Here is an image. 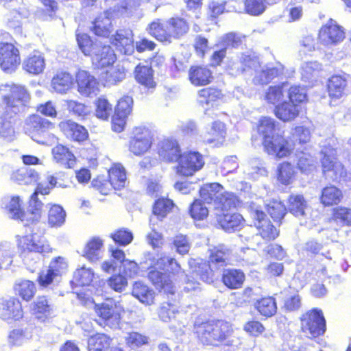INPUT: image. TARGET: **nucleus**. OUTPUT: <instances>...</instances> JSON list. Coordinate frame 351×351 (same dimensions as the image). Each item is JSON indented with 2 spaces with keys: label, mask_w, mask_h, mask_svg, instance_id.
<instances>
[{
  "label": "nucleus",
  "mask_w": 351,
  "mask_h": 351,
  "mask_svg": "<svg viewBox=\"0 0 351 351\" xmlns=\"http://www.w3.org/2000/svg\"><path fill=\"white\" fill-rule=\"evenodd\" d=\"M43 207V203L36 196V193H32L26 211H23V226L27 227L26 235L23 237V251L27 250L37 253L51 252V248L42 236V232H34L42 215Z\"/></svg>",
  "instance_id": "1"
},
{
  "label": "nucleus",
  "mask_w": 351,
  "mask_h": 351,
  "mask_svg": "<svg viewBox=\"0 0 351 351\" xmlns=\"http://www.w3.org/2000/svg\"><path fill=\"white\" fill-rule=\"evenodd\" d=\"M279 123L270 117H263L258 127L263 136L265 150L269 155L282 158L291 154L293 147L282 136L277 133Z\"/></svg>",
  "instance_id": "2"
},
{
  "label": "nucleus",
  "mask_w": 351,
  "mask_h": 351,
  "mask_svg": "<svg viewBox=\"0 0 351 351\" xmlns=\"http://www.w3.org/2000/svg\"><path fill=\"white\" fill-rule=\"evenodd\" d=\"M247 68L255 71L253 82L256 84H267L275 77L282 73L284 67L280 63L275 66H264L261 67L258 60L250 56L243 55L240 62H234L230 67L232 74L238 75L244 72Z\"/></svg>",
  "instance_id": "3"
},
{
  "label": "nucleus",
  "mask_w": 351,
  "mask_h": 351,
  "mask_svg": "<svg viewBox=\"0 0 351 351\" xmlns=\"http://www.w3.org/2000/svg\"><path fill=\"white\" fill-rule=\"evenodd\" d=\"M188 30L187 23L181 18H171L165 23H160L159 20L154 21L148 27L150 35L160 42L167 43L184 36Z\"/></svg>",
  "instance_id": "4"
},
{
  "label": "nucleus",
  "mask_w": 351,
  "mask_h": 351,
  "mask_svg": "<svg viewBox=\"0 0 351 351\" xmlns=\"http://www.w3.org/2000/svg\"><path fill=\"white\" fill-rule=\"evenodd\" d=\"M301 328L303 332L311 338L323 335L326 330V321L322 312L313 309L302 315Z\"/></svg>",
  "instance_id": "5"
},
{
  "label": "nucleus",
  "mask_w": 351,
  "mask_h": 351,
  "mask_svg": "<svg viewBox=\"0 0 351 351\" xmlns=\"http://www.w3.org/2000/svg\"><path fill=\"white\" fill-rule=\"evenodd\" d=\"M323 173L333 180H338L346 176V171L343 165L336 158L337 152L332 148L326 147L321 152Z\"/></svg>",
  "instance_id": "6"
},
{
  "label": "nucleus",
  "mask_w": 351,
  "mask_h": 351,
  "mask_svg": "<svg viewBox=\"0 0 351 351\" xmlns=\"http://www.w3.org/2000/svg\"><path fill=\"white\" fill-rule=\"evenodd\" d=\"M346 37L344 29L335 21L330 19L319 29L318 40L320 44L332 47L341 43Z\"/></svg>",
  "instance_id": "7"
},
{
  "label": "nucleus",
  "mask_w": 351,
  "mask_h": 351,
  "mask_svg": "<svg viewBox=\"0 0 351 351\" xmlns=\"http://www.w3.org/2000/svg\"><path fill=\"white\" fill-rule=\"evenodd\" d=\"M21 64L20 51L12 43H0V67L7 73L15 71Z\"/></svg>",
  "instance_id": "8"
},
{
  "label": "nucleus",
  "mask_w": 351,
  "mask_h": 351,
  "mask_svg": "<svg viewBox=\"0 0 351 351\" xmlns=\"http://www.w3.org/2000/svg\"><path fill=\"white\" fill-rule=\"evenodd\" d=\"M134 136L130 138L128 149L134 155L139 156L147 153L151 148L152 137L150 131L142 127L136 128Z\"/></svg>",
  "instance_id": "9"
},
{
  "label": "nucleus",
  "mask_w": 351,
  "mask_h": 351,
  "mask_svg": "<svg viewBox=\"0 0 351 351\" xmlns=\"http://www.w3.org/2000/svg\"><path fill=\"white\" fill-rule=\"evenodd\" d=\"M97 314L102 318L110 328L119 326L121 315L124 310L122 306L112 300H108L101 305H95Z\"/></svg>",
  "instance_id": "10"
},
{
  "label": "nucleus",
  "mask_w": 351,
  "mask_h": 351,
  "mask_svg": "<svg viewBox=\"0 0 351 351\" xmlns=\"http://www.w3.org/2000/svg\"><path fill=\"white\" fill-rule=\"evenodd\" d=\"M250 210L252 217L257 221V222H254V225L258 230L261 236L268 241L275 239L278 236V231L269 221L265 219V215L260 207L252 202L250 205Z\"/></svg>",
  "instance_id": "11"
},
{
  "label": "nucleus",
  "mask_w": 351,
  "mask_h": 351,
  "mask_svg": "<svg viewBox=\"0 0 351 351\" xmlns=\"http://www.w3.org/2000/svg\"><path fill=\"white\" fill-rule=\"evenodd\" d=\"M177 167L178 173L189 176L200 170L204 165V160L202 154L197 152H189L181 154Z\"/></svg>",
  "instance_id": "12"
},
{
  "label": "nucleus",
  "mask_w": 351,
  "mask_h": 351,
  "mask_svg": "<svg viewBox=\"0 0 351 351\" xmlns=\"http://www.w3.org/2000/svg\"><path fill=\"white\" fill-rule=\"evenodd\" d=\"M93 64L97 68H104L112 65L116 60V55L110 46L101 42L95 47L90 55Z\"/></svg>",
  "instance_id": "13"
},
{
  "label": "nucleus",
  "mask_w": 351,
  "mask_h": 351,
  "mask_svg": "<svg viewBox=\"0 0 351 351\" xmlns=\"http://www.w3.org/2000/svg\"><path fill=\"white\" fill-rule=\"evenodd\" d=\"M215 346L223 343L226 346H236L239 342L237 338L233 336L232 325L226 322H213Z\"/></svg>",
  "instance_id": "14"
},
{
  "label": "nucleus",
  "mask_w": 351,
  "mask_h": 351,
  "mask_svg": "<svg viewBox=\"0 0 351 351\" xmlns=\"http://www.w3.org/2000/svg\"><path fill=\"white\" fill-rule=\"evenodd\" d=\"M79 93L85 97H92L99 93V82L88 72L79 71L76 75Z\"/></svg>",
  "instance_id": "15"
},
{
  "label": "nucleus",
  "mask_w": 351,
  "mask_h": 351,
  "mask_svg": "<svg viewBox=\"0 0 351 351\" xmlns=\"http://www.w3.org/2000/svg\"><path fill=\"white\" fill-rule=\"evenodd\" d=\"M134 35L130 29H120L110 38L111 43L117 49L125 55L134 51Z\"/></svg>",
  "instance_id": "16"
},
{
  "label": "nucleus",
  "mask_w": 351,
  "mask_h": 351,
  "mask_svg": "<svg viewBox=\"0 0 351 351\" xmlns=\"http://www.w3.org/2000/svg\"><path fill=\"white\" fill-rule=\"evenodd\" d=\"M60 130L69 139L75 141H83L88 136L85 128L71 120H64L59 125Z\"/></svg>",
  "instance_id": "17"
},
{
  "label": "nucleus",
  "mask_w": 351,
  "mask_h": 351,
  "mask_svg": "<svg viewBox=\"0 0 351 351\" xmlns=\"http://www.w3.org/2000/svg\"><path fill=\"white\" fill-rule=\"evenodd\" d=\"M349 80L350 75L346 73L332 75L328 84L329 96L334 99L342 97L345 94Z\"/></svg>",
  "instance_id": "18"
},
{
  "label": "nucleus",
  "mask_w": 351,
  "mask_h": 351,
  "mask_svg": "<svg viewBox=\"0 0 351 351\" xmlns=\"http://www.w3.org/2000/svg\"><path fill=\"white\" fill-rule=\"evenodd\" d=\"M186 279L184 289L186 291H190L198 288L199 283L197 282V279L209 282L212 280V277L208 271V265L206 263H203L193 269L191 276H186Z\"/></svg>",
  "instance_id": "19"
},
{
  "label": "nucleus",
  "mask_w": 351,
  "mask_h": 351,
  "mask_svg": "<svg viewBox=\"0 0 351 351\" xmlns=\"http://www.w3.org/2000/svg\"><path fill=\"white\" fill-rule=\"evenodd\" d=\"M217 221L221 228L226 232L239 230L243 225L244 219L239 213H217Z\"/></svg>",
  "instance_id": "20"
},
{
  "label": "nucleus",
  "mask_w": 351,
  "mask_h": 351,
  "mask_svg": "<svg viewBox=\"0 0 351 351\" xmlns=\"http://www.w3.org/2000/svg\"><path fill=\"white\" fill-rule=\"evenodd\" d=\"M231 250L225 245H219L210 252L209 256V269H219L228 264Z\"/></svg>",
  "instance_id": "21"
},
{
  "label": "nucleus",
  "mask_w": 351,
  "mask_h": 351,
  "mask_svg": "<svg viewBox=\"0 0 351 351\" xmlns=\"http://www.w3.org/2000/svg\"><path fill=\"white\" fill-rule=\"evenodd\" d=\"M134 77L138 83L149 90L154 89L156 86L154 71L148 64H138L134 70Z\"/></svg>",
  "instance_id": "22"
},
{
  "label": "nucleus",
  "mask_w": 351,
  "mask_h": 351,
  "mask_svg": "<svg viewBox=\"0 0 351 351\" xmlns=\"http://www.w3.org/2000/svg\"><path fill=\"white\" fill-rule=\"evenodd\" d=\"M158 154L167 161H177L181 155L178 142L173 139L162 141L158 145Z\"/></svg>",
  "instance_id": "23"
},
{
  "label": "nucleus",
  "mask_w": 351,
  "mask_h": 351,
  "mask_svg": "<svg viewBox=\"0 0 351 351\" xmlns=\"http://www.w3.org/2000/svg\"><path fill=\"white\" fill-rule=\"evenodd\" d=\"M53 128L54 125L51 122L37 114L30 116L25 121V133L29 134L34 132L38 134L44 133Z\"/></svg>",
  "instance_id": "24"
},
{
  "label": "nucleus",
  "mask_w": 351,
  "mask_h": 351,
  "mask_svg": "<svg viewBox=\"0 0 351 351\" xmlns=\"http://www.w3.org/2000/svg\"><path fill=\"white\" fill-rule=\"evenodd\" d=\"M158 315L160 318L165 322H171V328L176 330L180 329L181 326H184V324L180 323L177 319L180 318V313L177 307L170 303H164L160 308Z\"/></svg>",
  "instance_id": "25"
},
{
  "label": "nucleus",
  "mask_w": 351,
  "mask_h": 351,
  "mask_svg": "<svg viewBox=\"0 0 351 351\" xmlns=\"http://www.w3.org/2000/svg\"><path fill=\"white\" fill-rule=\"evenodd\" d=\"M226 135V128L223 123L216 121H214L210 128L204 136V141L207 143H213L215 145H221Z\"/></svg>",
  "instance_id": "26"
},
{
  "label": "nucleus",
  "mask_w": 351,
  "mask_h": 351,
  "mask_svg": "<svg viewBox=\"0 0 351 351\" xmlns=\"http://www.w3.org/2000/svg\"><path fill=\"white\" fill-rule=\"evenodd\" d=\"M148 277L157 289L171 294L174 293L175 287L169 275L158 270H152Z\"/></svg>",
  "instance_id": "27"
},
{
  "label": "nucleus",
  "mask_w": 351,
  "mask_h": 351,
  "mask_svg": "<svg viewBox=\"0 0 351 351\" xmlns=\"http://www.w3.org/2000/svg\"><path fill=\"white\" fill-rule=\"evenodd\" d=\"M74 84L73 76L67 72L58 73L51 80V86L58 93H66Z\"/></svg>",
  "instance_id": "28"
},
{
  "label": "nucleus",
  "mask_w": 351,
  "mask_h": 351,
  "mask_svg": "<svg viewBox=\"0 0 351 351\" xmlns=\"http://www.w3.org/2000/svg\"><path fill=\"white\" fill-rule=\"evenodd\" d=\"M223 186L218 183L205 184L200 188L199 195L206 203L213 202L215 206L221 195H223Z\"/></svg>",
  "instance_id": "29"
},
{
  "label": "nucleus",
  "mask_w": 351,
  "mask_h": 351,
  "mask_svg": "<svg viewBox=\"0 0 351 351\" xmlns=\"http://www.w3.org/2000/svg\"><path fill=\"white\" fill-rule=\"evenodd\" d=\"M211 71L206 67L193 66L189 71V79L195 86H204L211 82Z\"/></svg>",
  "instance_id": "30"
},
{
  "label": "nucleus",
  "mask_w": 351,
  "mask_h": 351,
  "mask_svg": "<svg viewBox=\"0 0 351 351\" xmlns=\"http://www.w3.org/2000/svg\"><path fill=\"white\" fill-rule=\"evenodd\" d=\"M1 314L4 319H19L22 310L21 302L17 298H10L0 306Z\"/></svg>",
  "instance_id": "31"
},
{
  "label": "nucleus",
  "mask_w": 351,
  "mask_h": 351,
  "mask_svg": "<svg viewBox=\"0 0 351 351\" xmlns=\"http://www.w3.org/2000/svg\"><path fill=\"white\" fill-rule=\"evenodd\" d=\"M300 112L299 106L291 102L285 101L275 108V114L283 121H291L295 119Z\"/></svg>",
  "instance_id": "32"
},
{
  "label": "nucleus",
  "mask_w": 351,
  "mask_h": 351,
  "mask_svg": "<svg viewBox=\"0 0 351 351\" xmlns=\"http://www.w3.org/2000/svg\"><path fill=\"white\" fill-rule=\"evenodd\" d=\"M53 160L66 168H72L75 163L74 155L69 149L62 145H58L52 149Z\"/></svg>",
  "instance_id": "33"
},
{
  "label": "nucleus",
  "mask_w": 351,
  "mask_h": 351,
  "mask_svg": "<svg viewBox=\"0 0 351 351\" xmlns=\"http://www.w3.org/2000/svg\"><path fill=\"white\" fill-rule=\"evenodd\" d=\"M108 176L109 182L115 190H120L126 186V172L121 165H114L108 171Z\"/></svg>",
  "instance_id": "34"
},
{
  "label": "nucleus",
  "mask_w": 351,
  "mask_h": 351,
  "mask_svg": "<svg viewBox=\"0 0 351 351\" xmlns=\"http://www.w3.org/2000/svg\"><path fill=\"white\" fill-rule=\"evenodd\" d=\"M132 294L143 304L151 305L154 303V291L142 282H136L133 285Z\"/></svg>",
  "instance_id": "35"
},
{
  "label": "nucleus",
  "mask_w": 351,
  "mask_h": 351,
  "mask_svg": "<svg viewBox=\"0 0 351 351\" xmlns=\"http://www.w3.org/2000/svg\"><path fill=\"white\" fill-rule=\"evenodd\" d=\"M245 280V275L239 269H225L222 275V282L225 286L230 289L241 287Z\"/></svg>",
  "instance_id": "36"
},
{
  "label": "nucleus",
  "mask_w": 351,
  "mask_h": 351,
  "mask_svg": "<svg viewBox=\"0 0 351 351\" xmlns=\"http://www.w3.org/2000/svg\"><path fill=\"white\" fill-rule=\"evenodd\" d=\"M343 198L342 191L333 185H329L322 190L320 202L325 206L337 205Z\"/></svg>",
  "instance_id": "37"
},
{
  "label": "nucleus",
  "mask_w": 351,
  "mask_h": 351,
  "mask_svg": "<svg viewBox=\"0 0 351 351\" xmlns=\"http://www.w3.org/2000/svg\"><path fill=\"white\" fill-rule=\"evenodd\" d=\"M30 311L37 319H43L49 316L52 311L50 301L45 296L37 298L29 306Z\"/></svg>",
  "instance_id": "38"
},
{
  "label": "nucleus",
  "mask_w": 351,
  "mask_h": 351,
  "mask_svg": "<svg viewBox=\"0 0 351 351\" xmlns=\"http://www.w3.org/2000/svg\"><path fill=\"white\" fill-rule=\"evenodd\" d=\"M104 243L99 237L90 239L83 250V256L90 261L95 262L101 258Z\"/></svg>",
  "instance_id": "39"
},
{
  "label": "nucleus",
  "mask_w": 351,
  "mask_h": 351,
  "mask_svg": "<svg viewBox=\"0 0 351 351\" xmlns=\"http://www.w3.org/2000/svg\"><path fill=\"white\" fill-rule=\"evenodd\" d=\"M195 331L202 343L215 346L213 322L196 324L195 326Z\"/></svg>",
  "instance_id": "40"
},
{
  "label": "nucleus",
  "mask_w": 351,
  "mask_h": 351,
  "mask_svg": "<svg viewBox=\"0 0 351 351\" xmlns=\"http://www.w3.org/2000/svg\"><path fill=\"white\" fill-rule=\"evenodd\" d=\"M45 66L44 57L38 51L30 54L25 62V69L27 72L38 75L43 72Z\"/></svg>",
  "instance_id": "41"
},
{
  "label": "nucleus",
  "mask_w": 351,
  "mask_h": 351,
  "mask_svg": "<svg viewBox=\"0 0 351 351\" xmlns=\"http://www.w3.org/2000/svg\"><path fill=\"white\" fill-rule=\"evenodd\" d=\"M93 31L99 36L108 37L110 35L112 27L108 12H104L95 19L93 23Z\"/></svg>",
  "instance_id": "42"
},
{
  "label": "nucleus",
  "mask_w": 351,
  "mask_h": 351,
  "mask_svg": "<svg viewBox=\"0 0 351 351\" xmlns=\"http://www.w3.org/2000/svg\"><path fill=\"white\" fill-rule=\"evenodd\" d=\"M125 77V71L123 66L117 64L109 67L102 75L106 86L116 85Z\"/></svg>",
  "instance_id": "43"
},
{
  "label": "nucleus",
  "mask_w": 351,
  "mask_h": 351,
  "mask_svg": "<svg viewBox=\"0 0 351 351\" xmlns=\"http://www.w3.org/2000/svg\"><path fill=\"white\" fill-rule=\"evenodd\" d=\"M150 266L156 269H165L167 271L173 274H178L180 270V267L176 260L168 256H159L158 255L157 258H150Z\"/></svg>",
  "instance_id": "44"
},
{
  "label": "nucleus",
  "mask_w": 351,
  "mask_h": 351,
  "mask_svg": "<svg viewBox=\"0 0 351 351\" xmlns=\"http://www.w3.org/2000/svg\"><path fill=\"white\" fill-rule=\"evenodd\" d=\"M95 278V274L93 270L90 267L82 266L74 271L72 282L76 286H90Z\"/></svg>",
  "instance_id": "45"
},
{
  "label": "nucleus",
  "mask_w": 351,
  "mask_h": 351,
  "mask_svg": "<svg viewBox=\"0 0 351 351\" xmlns=\"http://www.w3.org/2000/svg\"><path fill=\"white\" fill-rule=\"evenodd\" d=\"M308 208L307 202L301 195H291L288 199V210L297 217H304Z\"/></svg>",
  "instance_id": "46"
},
{
  "label": "nucleus",
  "mask_w": 351,
  "mask_h": 351,
  "mask_svg": "<svg viewBox=\"0 0 351 351\" xmlns=\"http://www.w3.org/2000/svg\"><path fill=\"white\" fill-rule=\"evenodd\" d=\"M221 97V91L216 88H206L198 91V101L202 106L205 104L213 107Z\"/></svg>",
  "instance_id": "47"
},
{
  "label": "nucleus",
  "mask_w": 351,
  "mask_h": 351,
  "mask_svg": "<svg viewBox=\"0 0 351 351\" xmlns=\"http://www.w3.org/2000/svg\"><path fill=\"white\" fill-rule=\"evenodd\" d=\"M238 204L239 199L234 193L223 191V195H221L215 208L226 213L232 208H235Z\"/></svg>",
  "instance_id": "48"
},
{
  "label": "nucleus",
  "mask_w": 351,
  "mask_h": 351,
  "mask_svg": "<svg viewBox=\"0 0 351 351\" xmlns=\"http://www.w3.org/2000/svg\"><path fill=\"white\" fill-rule=\"evenodd\" d=\"M278 171V180L285 185L292 183L297 173L294 167L288 162L280 164Z\"/></svg>",
  "instance_id": "49"
},
{
  "label": "nucleus",
  "mask_w": 351,
  "mask_h": 351,
  "mask_svg": "<svg viewBox=\"0 0 351 351\" xmlns=\"http://www.w3.org/2000/svg\"><path fill=\"white\" fill-rule=\"evenodd\" d=\"M331 219L340 226H351V208L345 206L333 208Z\"/></svg>",
  "instance_id": "50"
},
{
  "label": "nucleus",
  "mask_w": 351,
  "mask_h": 351,
  "mask_svg": "<svg viewBox=\"0 0 351 351\" xmlns=\"http://www.w3.org/2000/svg\"><path fill=\"white\" fill-rule=\"evenodd\" d=\"M287 90V86L285 84L271 86L265 91L264 99L269 104H276L283 99L284 93Z\"/></svg>",
  "instance_id": "51"
},
{
  "label": "nucleus",
  "mask_w": 351,
  "mask_h": 351,
  "mask_svg": "<svg viewBox=\"0 0 351 351\" xmlns=\"http://www.w3.org/2000/svg\"><path fill=\"white\" fill-rule=\"evenodd\" d=\"M66 213L59 205H53L48 213V223L51 227H60L65 221Z\"/></svg>",
  "instance_id": "52"
},
{
  "label": "nucleus",
  "mask_w": 351,
  "mask_h": 351,
  "mask_svg": "<svg viewBox=\"0 0 351 351\" xmlns=\"http://www.w3.org/2000/svg\"><path fill=\"white\" fill-rule=\"evenodd\" d=\"M110 346V339L104 334L91 336L88 341V351H104Z\"/></svg>",
  "instance_id": "53"
},
{
  "label": "nucleus",
  "mask_w": 351,
  "mask_h": 351,
  "mask_svg": "<svg viewBox=\"0 0 351 351\" xmlns=\"http://www.w3.org/2000/svg\"><path fill=\"white\" fill-rule=\"evenodd\" d=\"M77 42L80 49L85 56H90L95 50V47L101 41H93L86 34H77L76 36Z\"/></svg>",
  "instance_id": "54"
},
{
  "label": "nucleus",
  "mask_w": 351,
  "mask_h": 351,
  "mask_svg": "<svg viewBox=\"0 0 351 351\" xmlns=\"http://www.w3.org/2000/svg\"><path fill=\"white\" fill-rule=\"evenodd\" d=\"M267 213L276 221H280L286 214V208L280 201L272 199L266 204Z\"/></svg>",
  "instance_id": "55"
},
{
  "label": "nucleus",
  "mask_w": 351,
  "mask_h": 351,
  "mask_svg": "<svg viewBox=\"0 0 351 351\" xmlns=\"http://www.w3.org/2000/svg\"><path fill=\"white\" fill-rule=\"evenodd\" d=\"M256 308L261 315L271 317L276 313L277 306L274 298L267 297L263 298L257 302Z\"/></svg>",
  "instance_id": "56"
},
{
  "label": "nucleus",
  "mask_w": 351,
  "mask_h": 351,
  "mask_svg": "<svg viewBox=\"0 0 351 351\" xmlns=\"http://www.w3.org/2000/svg\"><path fill=\"white\" fill-rule=\"evenodd\" d=\"M173 206V202L169 199H158L154 205L153 213L158 219H162L170 213Z\"/></svg>",
  "instance_id": "57"
},
{
  "label": "nucleus",
  "mask_w": 351,
  "mask_h": 351,
  "mask_svg": "<svg viewBox=\"0 0 351 351\" xmlns=\"http://www.w3.org/2000/svg\"><path fill=\"white\" fill-rule=\"evenodd\" d=\"M298 166L302 172L308 173L315 169L316 160L309 154L302 152L298 157Z\"/></svg>",
  "instance_id": "58"
},
{
  "label": "nucleus",
  "mask_w": 351,
  "mask_h": 351,
  "mask_svg": "<svg viewBox=\"0 0 351 351\" xmlns=\"http://www.w3.org/2000/svg\"><path fill=\"white\" fill-rule=\"evenodd\" d=\"M265 2L266 0H245L246 12L253 16L261 14L266 8Z\"/></svg>",
  "instance_id": "59"
},
{
  "label": "nucleus",
  "mask_w": 351,
  "mask_h": 351,
  "mask_svg": "<svg viewBox=\"0 0 351 351\" xmlns=\"http://www.w3.org/2000/svg\"><path fill=\"white\" fill-rule=\"evenodd\" d=\"M133 99L130 96H124L121 98L117 104L115 113L118 116L128 117L132 110Z\"/></svg>",
  "instance_id": "60"
},
{
  "label": "nucleus",
  "mask_w": 351,
  "mask_h": 351,
  "mask_svg": "<svg viewBox=\"0 0 351 351\" xmlns=\"http://www.w3.org/2000/svg\"><path fill=\"white\" fill-rule=\"evenodd\" d=\"M96 116L101 119H107L112 111V105L103 97H99L96 102Z\"/></svg>",
  "instance_id": "61"
},
{
  "label": "nucleus",
  "mask_w": 351,
  "mask_h": 351,
  "mask_svg": "<svg viewBox=\"0 0 351 351\" xmlns=\"http://www.w3.org/2000/svg\"><path fill=\"white\" fill-rule=\"evenodd\" d=\"M108 285L117 292H122L128 287V279L122 274L112 276L107 281Z\"/></svg>",
  "instance_id": "62"
},
{
  "label": "nucleus",
  "mask_w": 351,
  "mask_h": 351,
  "mask_svg": "<svg viewBox=\"0 0 351 351\" xmlns=\"http://www.w3.org/2000/svg\"><path fill=\"white\" fill-rule=\"evenodd\" d=\"M125 340L132 348H136L148 343V337L137 332H129Z\"/></svg>",
  "instance_id": "63"
},
{
  "label": "nucleus",
  "mask_w": 351,
  "mask_h": 351,
  "mask_svg": "<svg viewBox=\"0 0 351 351\" xmlns=\"http://www.w3.org/2000/svg\"><path fill=\"white\" fill-rule=\"evenodd\" d=\"M191 215L198 220L205 219L208 215V208L200 200H195L191 206Z\"/></svg>",
  "instance_id": "64"
}]
</instances>
